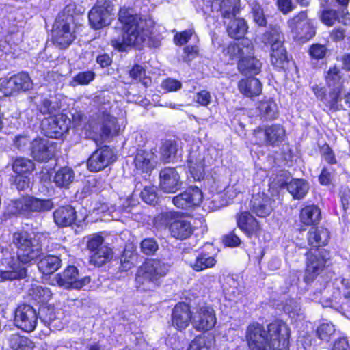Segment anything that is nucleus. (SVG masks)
Here are the masks:
<instances>
[{"mask_svg":"<svg viewBox=\"0 0 350 350\" xmlns=\"http://www.w3.org/2000/svg\"><path fill=\"white\" fill-rule=\"evenodd\" d=\"M204 157L201 154L191 153L188 160V167L194 180H201L204 177Z\"/></svg>","mask_w":350,"mask_h":350,"instance_id":"nucleus-28","label":"nucleus"},{"mask_svg":"<svg viewBox=\"0 0 350 350\" xmlns=\"http://www.w3.org/2000/svg\"><path fill=\"white\" fill-rule=\"evenodd\" d=\"M31 154L37 161H47L54 155L53 144L47 139L36 138L31 142Z\"/></svg>","mask_w":350,"mask_h":350,"instance_id":"nucleus-20","label":"nucleus"},{"mask_svg":"<svg viewBox=\"0 0 350 350\" xmlns=\"http://www.w3.org/2000/svg\"><path fill=\"white\" fill-rule=\"evenodd\" d=\"M55 222L59 226H68L76 219V211L71 206H62L53 213Z\"/></svg>","mask_w":350,"mask_h":350,"instance_id":"nucleus-30","label":"nucleus"},{"mask_svg":"<svg viewBox=\"0 0 350 350\" xmlns=\"http://www.w3.org/2000/svg\"><path fill=\"white\" fill-rule=\"evenodd\" d=\"M290 330L282 321H274L267 327L258 322L250 323L245 340L250 350H288Z\"/></svg>","mask_w":350,"mask_h":350,"instance_id":"nucleus-1","label":"nucleus"},{"mask_svg":"<svg viewBox=\"0 0 350 350\" xmlns=\"http://www.w3.org/2000/svg\"><path fill=\"white\" fill-rule=\"evenodd\" d=\"M326 262V252L325 250H310L307 253L306 269L304 280L310 284L319 275L325 267Z\"/></svg>","mask_w":350,"mask_h":350,"instance_id":"nucleus-10","label":"nucleus"},{"mask_svg":"<svg viewBox=\"0 0 350 350\" xmlns=\"http://www.w3.org/2000/svg\"><path fill=\"white\" fill-rule=\"evenodd\" d=\"M321 219L320 209L314 206H307L301 209L300 219L306 225H313L317 224Z\"/></svg>","mask_w":350,"mask_h":350,"instance_id":"nucleus-40","label":"nucleus"},{"mask_svg":"<svg viewBox=\"0 0 350 350\" xmlns=\"http://www.w3.org/2000/svg\"><path fill=\"white\" fill-rule=\"evenodd\" d=\"M75 178V175L72 169L63 167L55 172L53 182L57 187L67 189L73 183Z\"/></svg>","mask_w":350,"mask_h":350,"instance_id":"nucleus-32","label":"nucleus"},{"mask_svg":"<svg viewBox=\"0 0 350 350\" xmlns=\"http://www.w3.org/2000/svg\"><path fill=\"white\" fill-rule=\"evenodd\" d=\"M250 6L254 23L260 27L266 26L267 21L261 5L257 2H253Z\"/></svg>","mask_w":350,"mask_h":350,"instance_id":"nucleus-55","label":"nucleus"},{"mask_svg":"<svg viewBox=\"0 0 350 350\" xmlns=\"http://www.w3.org/2000/svg\"><path fill=\"white\" fill-rule=\"evenodd\" d=\"M71 121L65 114L51 116L42 121V126L45 135L50 138H59L66 133Z\"/></svg>","mask_w":350,"mask_h":350,"instance_id":"nucleus-15","label":"nucleus"},{"mask_svg":"<svg viewBox=\"0 0 350 350\" xmlns=\"http://www.w3.org/2000/svg\"><path fill=\"white\" fill-rule=\"evenodd\" d=\"M33 169L34 163L25 158H18L13 164L14 171L18 174L31 172Z\"/></svg>","mask_w":350,"mask_h":350,"instance_id":"nucleus-54","label":"nucleus"},{"mask_svg":"<svg viewBox=\"0 0 350 350\" xmlns=\"http://www.w3.org/2000/svg\"><path fill=\"white\" fill-rule=\"evenodd\" d=\"M260 115L266 120H274L277 118L278 109L275 102L269 98L262 100L258 105Z\"/></svg>","mask_w":350,"mask_h":350,"instance_id":"nucleus-43","label":"nucleus"},{"mask_svg":"<svg viewBox=\"0 0 350 350\" xmlns=\"http://www.w3.org/2000/svg\"><path fill=\"white\" fill-rule=\"evenodd\" d=\"M342 88L332 89L327 97L325 98V104L331 111L335 112L339 110H345V107L342 103L340 97Z\"/></svg>","mask_w":350,"mask_h":350,"instance_id":"nucleus-42","label":"nucleus"},{"mask_svg":"<svg viewBox=\"0 0 350 350\" xmlns=\"http://www.w3.org/2000/svg\"><path fill=\"white\" fill-rule=\"evenodd\" d=\"M104 245L103 237L98 234H93L90 237L87 243V247L92 254Z\"/></svg>","mask_w":350,"mask_h":350,"instance_id":"nucleus-63","label":"nucleus"},{"mask_svg":"<svg viewBox=\"0 0 350 350\" xmlns=\"http://www.w3.org/2000/svg\"><path fill=\"white\" fill-rule=\"evenodd\" d=\"M212 336H199L191 342L188 350H210L213 345Z\"/></svg>","mask_w":350,"mask_h":350,"instance_id":"nucleus-50","label":"nucleus"},{"mask_svg":"<svg viewBox=\"0 0 350 350\" xmlns=\"http://www.w3.org/2000/svg\"><path fill=\"white\" fill-rule=\"evenodd\" d=\"M335 332L336 329L332 323H323L317 328L316 334L321 340L328 342Z\"/></svg>","mask_w":350,"mask_h":350,"instance_id":"nucleus-52","label":"nucleus"},{"mask_svg":"<svg viewBox=\"0 0 350 350\" xmlns=\"http://www.w3.org/2000/svg\"><path fill=\"white\" fill-rule=\"evenodd\" d=\"M13 243L17 248L16 258L22 264L35 260L42 253V247L38 240L27 232L14 233Z\"/></svg>","mask_w":350,"mask_h":350,"instance_id":"nucleus-7","label":"nucleus"},{"mask_svg":"<svg viewBox=\"0 0 350 350\" xmlns=\"http://www.w3.org/2000/svg\"><path fill=\"white\" fill-rule=\"evenodd\" d=\"M285 137V129L278 124L254 131V143L260 146H277L284 141Z\"/></svg>","mask_w":350,"mask_h":350,"instance_id":"nucleus-8","label":"nucleus"},{"mask_svg":"<svg viewBox=\"0 0 350 350\" xmlns=\"http://www.w3.org/2000/svg\"><path fill=\"white\" fill-rule=\"evenodd\" d=\"M295 40L306 42L315 35V29L311 21L300 27L297 31L293 33Z\"/></svg>","mask_w":350,"mask_h":350,"instance_id":"nucleus-48","label":"nucleus"},{"mask_svg":"<svg viewBox=\"0 0 350 350\" xmlns=\"http://www.w3.org/2000/svg\"><path fill=\"white\" fill-rule=\"evenodd\" d=\"M37 312L38 317L45 324H50L55 319L53 309L49 307L43 306Z\"/></svg>","mask_w":350,"mask_h":350,"instance_id":"nucleus-61","label":"nucleus"},{"mask_svg":"<svg viewBox=\"0 0 350 350\" xmlns=\"http://www.w3.org/2000/svg\"><path fill=\"white\" fill-rule=\"evenodd\" d=\"M249 48H242L240 44L236 43L230 44L224 51L226 55H228L230 59L243 57L242 55L245 54Z\"/></svg>","mask_w":350,"mask_h":350,"instance_id":"nucleus-56","label":"nucleus"},{"mask_svg":"<svg viewBox=\"0 0 350 350\" xmlns=\"http://www.w3.org/2000/svg\"><path fill=\"white\" fill-rule=\"evenodd\" d=\"M57 284L66 289H81L90 282V277L79 278L78 269L75 266H68L54 278Z\"/></svg>","mask_w":350,"mask_h":350,"instance_id":"nucleus-12","label":"nucleus"},{"mask_svg":"<svg viewBox=\"0 0 350 350\" xmlns=\"http://www.w3.org/2000/svg\"><path fill=\"white\" fill-rule=\"evenodd\" d=\"M142 200L147 204H152L157 201L156 188L153 186L145 187L141 192Z\"/></svg>","mask_w":350,"mask_h":350,"instance_id":"nucleus-59","label":"nucleus"},{"mask_svg":"<svg viewBox=\"0 0 350 350\" xmlns=\"http://www.w3.org/2000/svg\"><path fill=\"white\" fill-rule=\"evenodd\" d=\"M157 250L158 245L153 239H145L141 242V250L145 254H153Z\"/></svg>","mask_w":350,"mask_h":350,"instance_id":"nucleus-62","label":"nucleus"},{"mask_svg":"<svg viewBox=\"0 0 350 350\" xmlns=\"http://www.w3.org/2000/svg\"><path fill=\"white\" fill-rule=\"evenodd\" d=\"M270 58L271 64L278 69H284L288 64L287 51L284 45L272 46Z\"/></svg>","mask_w":350,"mask_h":350,"instance_id":"nucleus-33","label":"nucleus"},{"mask_svg":"<svg viewBox=\"0 0 350 350\" xmlns=\"http://www.w3.org/2000/svg\"><path fill=\"white\" fill-rule=\"evenodd\" d=\"M263 41L269 44L271 48L275 46L284 45V36L279 26H271L269 29L263 35Z\"/></svg>","mask_w":350,"mask_h":350,"instance_id":"nucleus-36","label":"nucleus"},{"mask_svg":"<svg viewBox=\"0 0 350 350\" xmlns=\"http://www.w3.org/2000/svg\"><path fill=\"white\" fill-rule=\"evenodd\" d=\"M38 319L37 310L31 305H19L15 310L14 323L22 330L30 332L35 329Z\"/></svg>","mask_w":350,"mask_h":350,"instance_id":"nucleus-14","label":"nucleus"},{"mask_svg":"<svg viewBox=\"0 0 350 350\" xmlns=\"http://www.w3.org/2000/svg\"><path fill=\"white\" fill-rule=\"evenodd\" d=\"M61 267V260L53 255H48L40 260L38 263L39 271L44 275L55 272Z\"/></svg>","mask_w":350,"mask_h":350,"instance_id":"nucleus-35","label":"nucleus"},{"mask_svg":"<svg viewBox=\"0 0 350 350\" xmlns=\"http://www.w3.org/2000/svg\"><path fill=\"white\" fill-rule=\"evenodd\" d=\"M129 76L134 80L139 81L145 87L150 85L152 81L149 77L146 75L144 68L140 65H135L129 71Z\"/></svg>","mask_w":350,"mask_h":350,"instance_id":"nucleus-51","label":"nucleus"},{"mask_svg":"<svg viewBox=\"0 0 350 350\" xmlns=\"http://www.w3.org/2000/svg\"><path fill=\"white\" fill-rule=\"evenodd\" d=\"M113 5L110 1L98 2L89 12L88 18L91 27L100 29L109 25L111 21Z\"/></svg>","mask_w":350,"mask_h":350,"instance_id":"nucleus-13","label":"nucleus"},{"mask_svg":"<svg viewBox=\"0 0 350 350\" xmlns=\"http://www.w3.org/2000/svg\"><path fill=\"white\" fill-rule=\"evenodd\" d=\"M193 312L190 310V307L185 303L177 304L172 311V322L173 326L178 329H185L192 321Z\"/></svg>","mask_w":350,"mask_h":350,"instance_id":"nucleus-21","label":"nucleus"},{"mask_svg":"<svg viewBox=\"0 0 350 350\" xmlns=\"http://www.w3.org/2000/svg\"><path fill=\"white\" fill-rule=\"evenodd\" d=\"M240 0H214L213 6H219V11L224 23L227 25V32L233 38H243L247 31L245 21L237 16L240 12Z\"/></svg>","mask_w":350,"mask_h":350,"instance_id":"nucleus-3","label":"nucleus"},{"mask_svg":"<svg viewBox=\"0 0 350 350\" xmlns=\"http://www.w3.org/2000/svg\"><path fill=\"white\" fill-rule=\"evenodd\" d=\"M169 231L172 237L177 239H186L193 232V228L191 223L185 219H176L169 226Z\"/></svg>","mask_w":350,"mask_h":350,"instance_id":"nucleus-27","label":"nucleus"},{"mask_svg":"<svg viewBox=\"0 0 350 350\" xmlns=\"http://www.w3.org/2000/svg\"><path fill=\"white\" fill-rule=\"evenodd\" d=\"M217 262L213 256L206 253L199 254L194 260L189 263L190 267L196 271H201L206 269L213 267Z\"/></svg>","mask_w":350,"mask_h":350,"instance_id":"nucleus-38","label":"nucleus"},{"mask_svg":"<svg viewBox=\"0 0 350 350\" xmlns=\"http://www.w3.org/2000/svg\"><path fill=\"white\" fill-rule=\"evenodd\" d=\"M94 72L92 71H85L78 73L75 76L73 80L79 85H88L94 80Z\"/></svg>","mask_w":350,"mask_h":350,"instance_id":"nucleus-64","label":"nucleus"},{"mask_svg":"<svg viewBox=\"0 0 350 350\" xmlns=\"http://www.w3.org/2000/svg\"><path fill=\"white\" fill-rule=\"evenodd\" d=\"M274 200L260 187H255L250 202L251 211L260 217H265L273 211Z\"/></svg>","mask_w":350,"mask_h":350,"instance_id":"nucleus-11","label":"nucleus"},{"mask_svg":"<svg viewBox=\"0 0 350 350\" xmlns=\"http://www.w3.org/2000/svg\"><path fill=\"white\" fill-rule=\"evenodd\" d=\"M28 294L32 299L38 303L46 301L51 296L49 288L38 285H32L28 291Z\"/></svg>","mask_w":350,"mask_h":350,"instance_id":"nucleus-47","label":"nucleus"},{"mask_svg":"<svg viewBox=\"0 0 350 350\" xmlns=\"http://www.w3.org/2000/svg\"><path fill=\"white\" fill-rule=\"evenodd\" d=\"M116 160L113 150L108 146L94 151L88 161V167L92 172L100 171Z\"/></svg>","mask_w":350,"mask_h":350,"instance_id":"nucleus-17","label":"nucleus"},{"mask_svg":"<svg viewBox=\"0 0 350 350\" xmlns=\"http://www.w3.org/2000/svg\"><path fill=\"white\" fill-rule=\"evenodd\" d=\"M53 208V203L50 199L25 196L11 200L8 204L7 209L10 214L31 218L35 214L51 211Z\"/></svg>","mask_w":350,"mask_h":350,"instance_id":"nucleus-6","label":"nucleus"},{"mask_svg":"<svg viewBox=\"0 0 350 350\" xmlns=\"http://www.w3.org/2000/svg\"><path fill=\"white\" fill-rule=\"evenodd\" d=\"M75 8L74 5H67L64 10L59 14L53 27L52 40L53 43L60 49H66L75 39L73 27V16L71 13Z\"/></svg>","mask_w":350,"mask_h":350,"instance_id":"nucleus-5","label":"nucleus"},{"mask_svg":"<svg viewBox=\"0 0 350 350\" xmlns=\"http://www.w3.org/2000/svg\"><path fill=\"white\" fill-rule=\"evenodd\" d=\"M155 158V154L152 152L137 151L134 159L136 170L139 172L149 173L156 165Z\"/></svg>","mask_w":350,"mask_h":350,"instance_id":"nucleus-25","label":"nucleus"},{"mask_svg":"<svg viewBox=\"0 0 350 350\" xmlns=\"http://www.w3.org/2000/svg\"><path fill=\"white\" fill-rule=\"evenodd\" d=\"M238 68L244 75H255L260 72L261 63L254 57H243L239 62Z\"/></svg>","mask_w":350,"mask_h":350,"instance_id":"nucleus-34","label":"nucleus"},{"mask_svg":"<svg viewBox=\"0 0 350 350\" xmlns=\"http://www.w3.org/2000/svg\"><path fill=\"white\" fill-rule=\"evenodd\" d=\"M286 188L294 198L301 199L308 193L309 187L302 179H293L287 183Z\"/></svg>","mask_w":350,"mask_h":350,"instance_id":"nucleus-41","label":"nucleus"},{"mask_svg":"<svg viewBox=\"0 0 350 350\" xmlns=\"http://www.w3.org/2000/svg\"><path fill=\"white\" fill-rule=\"evenodd\" d=\"M97 121L102 137L106 138L118 133L120 126L117 124V120L109 113H103L98 116Z\"/></svg>","mask_w":350,"mask_h":350,"instance_id":"nucleus-24","label":"nucleus"},{"mask_svg":"<svg viewBox=\"0 0 350 350\" xmlns=\"http://www.w3.org/2000/svg\"><path fill=\"white\" fill-rule=\"evenodd\" d=\"M238 227L248 237L257 234L260 230V225L254 216L247 211L241 212L236 217Z\"/></svg>","mask_w":350,"mask_h":350,"instance_id":"nucleus-22","label":"nucleus"},{"mask_svg":"<svg viewBox=\"0 0 350 350\" xmlns=\"http://www.w3.org/2000/svg\"><path fill=\"white\" fill-rule=\"evenodd\" d=\"M122 36L111 40L112 45L120 51L126 46L140 45L150 38L153 21L151 18L138 14L133 8L122 7L118 12Z\"/></svg>","mask_w":350,"mask_h":350,"instance_id":"nucleus-2","label":"nucleus"},{"mask_svg":"<svg viewBox=\"0 0 350 350\" xmlns=\"http://www.w3.org/2000/svg\"><path fill=\"white\" fill-rule=\"evenodd\" d=\"M238 89L245 96L253 97L261 93L262 84L258 79L250 77L239 81Z\"/></svg>","mask_w":350,"mask_h":350,"instance_id":"nucleus-29","label":"nucleus"},{"mask_svg":"<svg viewBox=\"0 0 350 350\" xmlns=\"http://www.w3.org/2000/svg\"><path fill=\"white\" fill-rule=\"evenodd\" d=\"M178 151V145L175 142L167 140L161 148V159L164 163H170L174 158Z\"/></svg>","mask_w":350,"mask_h":350,"instance_id":"nucleus-46","label":"nucleus"},{"mask_svg":"<svg viewBox=\"0 0 350 350\" xmlns=\"http://www.w3.org/2000/svg\"><path fill=\"white\" fill-rule=\"evenodd\" d=\"M310 21V19L308 18L306 12L301 11L297 15L288 19L287 25L293 33L295 31H297L301 26L305 25Z\"/></svg>","mask_w":350,"mask_h":350,"instance_id":"nucleus-49","label":"nucleus"},{"mask_svg":"<svg viewBox=\"0 0 350 350\" xmlns=\"http://www.w3.org/2000/svg\"><path fill=\"white\" fill-rule=\"evenodd\" d=\"M111 258V250L105 245L91 254L90 262L94 265L100 267L106 263Z\"/></svg>","mask_w":350,"mask_h":350,"instance_id":"nucleus-44","label":"nucleus"},{"mask_svg":"<svg viewBox=\"0 0 350 350\" xmlns=\"http://www.w3.org/2000/svg\"><path fill=\"white\" fill-rule=\"evenodd\" d=\"M321 22L328 27L334 25L336 23L347 25L349 21V14L343 10L334 9H324L320 14Z\"/></svg>","mask_w":350,"mask_h":350,"instance_id":"nucleus-26","label":"nucleus"},{"mask_svg":"<svg viewBox=\"0 0 350 350\" xmlns=\"http://www.w3.org/2000/svg\"><path fill=\"white\" fill-rule=\"evenodd\" d=\"M183 185L178 172L174 167H166L159 173V187L168 193H174L178 191Z\"/></svg>","mask_w":350,"mask_h":350,"instance_id":"nucleus-18","label":"nucleus"},{"mask_svg":"<svg viewBox=\"0 0 350 350\" xmlns=\"http://www.w3.org/2000/svg\"><path fill=\"white\" fill-rule=\"evenodd\" d=\"M193 327L200 332L212 329L216 323V317L213 308L208 306H200L193 312L191 321Z\"/></svg>","mask_w":350,"mask_h":350,"instance_id":"nucleus-16","label":"nucleus"},{"mask_svg":"<svg viewBox=\"0 0 350 350\" xmlns=\"http://www.w3.org/2000/svg\"><path fill=\"white\" fill-rule=\"evenodd\" d=\"M224 291L230 299L237 298L241 293L239 282L232 277H227Z\"/></svg>","mask_w":350,"mask_h":350,"instance_id":"nucleus-53","label":"nucleus"},{"mask_svg":"<svg viewBox=\"0 0 350 350\" xmlns=\"http://www.w3.org/2000/svg\"><path fill=\"white\" fill-rule=\"evenodd\" d=\"M202 200V193L198 187H189L172 199L173 204L183 209L198 206Z\"/></svg>","mask_w":350,"mask_h":350,"instance_id":"nucleus-19","label":"nucleus"},{"mask_svg":"<svg viewBox=\"0 0 350 350\" xmlns=\"http://www.w3.org/2000/svg\"><path fill=\"white\" fill-rule=\"evenodd\" d=\"M170 265L159 259H149L137 269L135 281L137 288L150 291L159 286V280L168 272Z\"/></svg>","mask_w":350,"mask_h":350,"instance_id":"nucleus-4","label":"nucleus"},{"mask_svg":"<svg viewBox=\"0 0 350 350\" xmlns=\"http://www.w3.org/2000/svg\"><path fill=\"white\" fill-rule=\"evenodd\" d=\"M137 260V253L132 245H127L122 255L120 262L122 269L125 271L133 267Z\"/></svg>","mask_w":350,"mask_h":350,"instance_id":"nucleus-45","label":"nucleus"},{"mask_svg":"<svg viewBox=\"0 0 350 350\" xmlns=\"http://www.w3.org/2000/svg\"><path fill=\"white\" fill-rule=\"evenodd\" d=\"M7 342L12 350H31L33 348V343L30 339L16 334L10 335Z\"/></svg>","mask_w":350,"mask_h":350,"instance_id":"nucleus-37","label":"nucleus"},{"mask_svg":"<svg viewBox=\"0 0 350 350\" xmlns=\"http://www.w3.org/2000/svg\"><path fill=\"white\" fill-rule=\"evenodd\" d=\"M59 109V104L49 99H44L40 107V111L44 115L55 116Z\"/></svg>","mask_w":350,"mask_h":350,"instance_id":"nucleus-57","label":"nucleus"},{"mask_svg":"<svg viewBox=\"0 0 350 350\" xmlns=\"http://www.w3.org/2000/svg\"><path fill=\"white\" fill-rule=\"evenodd\" d=\"M342 77L343 74L337 65L330 66L325 74L326 84L332 89L341 88Z\"/></svg>","mask_w":350,"mask_h":350,"instance_id":"nucleus-39","label":"nucleus"},{"mask_svg":"<svg viewBox=\"0 0 350 350\" xmlns=\"http://www.w3.org/2000/svg\"><path fill=\"white\" fill-rule=\"evenodd\" d=\"M176 213L172 211H163L154 218V223L157 226H169L175 219Z\"/></svg>","mask_w":350,"mask_h":350,"instance_id":"nucleus-58","label":"nucleus"},{"mask_svg":"<svg viewBox=\"0 0 350 350\" xmlns=\"http://www.w3.org/2000/svg\"><path fill=\"white\" fill-rule=\"evenodd\" d=\"M17 258L6 253L1 260L0 278L1 281L14 280L25 278L27 269L21 265Z\"/></svg>","mask_w":350,"mask_h":350,"instance_id":"nucleus-9","label":"nucleus"},{"mask_svg":"<svg viewBox=\"0 0 350 350\" xmlns=\"http://www.w3.org/2000/svg\"><path fill=\"white\" fill-rule=\"evenodd\" d=\"M33 81L29 75L25 72H20L11 77L7 81L6 89L9 93L19 91H27L33 88Z\"/></svg>","mask_w":350,"mask_h":350,"instance_id":"nucleus-23","label":"nucleus"},{"mask_svg":"<svg viewBox=\"0 0 350 350\" xmlns=\"http://www.w3.org/2000/svg\"><path fill=\"white\" fill-rule=\"evenodd\" d=\"M329 239V231L324 228H311L308 232V244L313 247L327 245Z\"/></svg>","mask_w":350,"mask_h":350,"instance_id":"nucleus-31","label":"nucleus"},{"mask_svg":"<svg viewBox=\"0 0 350 350\" xmlns=\"http://www.w3.org/2000/svg\"><path fill=\"white\" fill-rule=\"evenodd\" d=\"M325 293V284H324L321 288L320 291H314L310 294V299L317 302L321 303L323 306H329L331 301L326 297L325 295H323Z\"/></svg>","mask_w":350,"mask_h":350,"instance_id":"nucleus-60","label":"nucleus"}]
</instances>
